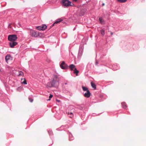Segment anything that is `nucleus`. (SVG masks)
Listing matches in <instances>:
<instances>
[{"label":"nucleus","mask_w":146,"mask_h":146,"mask_svg":"<svg viewBox=\"0 0 146 146\" xmlns=\"http://www.w3.org/2000/svg\"><path fill=\"white\" fill-rule=\"evenodd\" d=\"M59 78L56 75H54L53 79L50 82V86L51 87H57L59 84Z\"/></svg>","instance_id":"f257e3e1"},{"label":"nucleus","mask_w":146,"mask_h":146,"mask_svg":"<svg viewBox=\"0 0 146 146\" xmlns=\"http://www.w3.org/2000/svg\"><path fill=\"white\" fill-rule=\"evenodd\" d=\"M30 34L31 36L34 38L37 37L40 35L39 33L38 32H37L32 29L30 30Z\"/></svg>","instance_id":"f03ea898"},{"label":"nucleus","mask_w":146,"mask_h":146,"mask_svg":"<svg viewBox=\"0 0 146 146\" xmlns=\"http://www.w3.org/2000/svg\"><path fill=\"white\" fill-rule=\"evenodd\" d=\"M17 39V35H9L8 38V40L10 41H15Z\"/></svg>","instance_id":"7ed1b4c3"},{"label":"nucleus","mask_w":146,"mask_h":146,"mask_svg":"<svg viewBox=\"0 0 146 146\" xmlns=\"http://www.w3.org/2000/svg\"><path fill=\"white\" fill-rule=\"evenodd\" d=\"M62 2L63 5L66 7L72 6L71 2L68 0H62Z\"/></svg>","instance_id":"20e7f679"},{"label":"nucleus","mask_w":146,"mask_h":146,"mask_svg":"<svg viewBox=\"0 0 146 146\" xmlns=\"http://www.w3.org/2000/svg\"><path fill=\"white\" fill-rule=\"evenodd\" d=\"M60 67L62 69H66L68 68L67 65L64 61H62L60 65Z\"/></svg>","instance_id":"39448f33"},{"label":"nucleus","mask_w":146,"mask_h":146,"mask_svg":"<svg viewBox=\"0 0 146 146\" xmlns=\"http://www.w3.org/2000/svg\"><path fill=\"white\" fill-rule=\"evenodd\" d=\"M9 43L10 47L12 48H14L17 44V43L15 41H11Z\"/></svg>","instance_id":"423d86ee"},{"label":"nucleus","mask_w":146,"mask_h":146,"mask_svg":"<svg viewBox=\"0 0 146 146\" xmlns=\"http://www.w3.org/2000/svg\"><path fill=\"white\" fill-rule=\"evenodd\" d=\"M63 21L62 19H59L56 20V21L50 26V28H51L54 26L55 24H57Z\"/></svg>","instance_id":"0eeeda50"},{"label":"nucleus","mask_w":146,"mask_h":146,"mask_svg":"<svg viewBox=\"0 0 146 146\" xmlns=\"http://www.w3.org/2000/svg\"><path fill=\"white\" fill-rule=\"evenodd\" d=\"M12 57H11V56L9 55H7L5 57V60L6 62L8 63L9 60H11L12 59Z\"/></svg>","instance_id":"6e6552de"},{"label":"nucleus","mask_w":146,"mask_h":146,"mask_svg":"<svg viewBox=\"0 0 146 146\" xmlns=\"http://www.w3.org/2000/svg\"><path fill=\"white\" fill-rule=\"evenodd\" d=\"M91 94L89 90L87 91V92L84 94V96L86 98H88L90 97V96Z\"/></svg>","instance_id":"1a4fd4ad"},{"label":"nucleus","mask_w":146,"mask_h":146,"mask_svg":"<svg viewBox=\"0 0 146 146\" xmlns=\"http://www.w3.org/2000/svg\"><path fill=\"white\" fill-rule=\"evenodd\" d=\"M69 68L71 70H73V69H75V68H75V66L73 64H70L69 66Z\"/></svg>","instance_id":"9d476101"},{"label":"nucleus","mask_w":146,"mask_h":146,"mask_svg":"<svg viewBox=\"0 0 146 146\" xmlns=\"http://www.w3.org/2000/svg\"><path fill=\"white\" fill-rule=\"evenodd\" d=\"M91 84L92 87L94 89H96V86L95 84L92 82H91Z\"/></svg>","instance_id":"9b49d317"},{"label":"nucleus","mask_w":146,"mask_h":146,"mask_svg":"<svg viewBox=\"0 0 146 146\" xmlns=\"http://www.w3.org/2000/svg\"><path fill=\"white\" fill-rule=\"evenodd\" d=\"M68 113V114L69 115V117L70 118H72L73 117L74 115L72 113V112H68V113Z\"/></svg>","instance_id":"f8f14e48"},{"label":"nucleus","mask_w":146,"mask_h":146,"mask_svg":"<svg viewBox=\"0 0 146 146\" xmlns=\"http://www.w3.org/2000/svg\"><path fill=\"white\" fill-rule=\"evenodd\" d=\"M47 26L45 25H43L42 26V31L45 30L47 28Z\"/></svg>","instance_id":"ddd939ff"},{"label":"nucleus","mask_w":146,"mask_h":146,"mask_svg":"<svg viewBox=\"0 0 146 146\" xmlns=\"http://www.w3.org/2000/svg\"><path fill=\"white\" fill-rule=\"evenodd\" d=\"M74 71V73L76 74V76H78V74L79 73V71L77 70L76 68H75V69L73 70Z\"/></svg>","instance_id":"4468645a"},{"label":"nucleus","mask_w":146,"mask_h":146,"mask_svg":"<svg viewBox=\"0 0 146 146\" xmlns=\"http://www.w3.org/2000/svg\"><path fill=\"white\" fill-rule=\"evenodd\" d=\"M82 88L83 90L84 91H88L89 90H88V88L87 87H85L82 86Z\"/></svg>","instance_id":"2eb2a0df"},{"label":"nucleus","mask_w":146,"mask_h":146,"mask_svg":"<svg viewBox=\"0 0 146 146\" xmlns=\"http://www.w3.org/2000/svg\"><path fill=\"white\" fill-rule=\"evenodd\" d=\"M99 20L100 21V22L101 24H104V22L103 20V19L102 18L100 17L99 18Z\"/></svg>","instance_id":"dca6fc26"},{"label":"nucleus","mask_w":146,"mask_h":146,"mask_svg":"<svg viewBox=\"0 0 146 146\" xmlns=\"http://www.w3.org/2000/svg\"><path fill=\"white\" fill-rule=\"evenodd\" d=\"M122 106L123 107V108H126L127 106H126V104L125 103H123V102L122 103Z\"/></svg>","instance_id":"f3484780"},{"label":"nucleus","mask_w":146,"mask_h":146,"mask_svg":"<svg viewBox=\"0 0 146 146\" xmlns=\"http://www.w3.org/2000/svg\"><path fill=\"white\" fill-rule=\"evenodd\" d=\"M117 1L120 3H124L126 2L127 0H117Z\"/></svg>","instance_id":"a211bd4d"},{"label":"nucleus","mask_w":146,"mask_h":146,"mask_svg":"<svg viewBox=\"0 0 146 146\" xmlns=\"http://www.w3.org/2000/svg\"><path fill=\"white\" fill-rule=\"evenodd\" d=\"M23 72L21 71H19V74L18 75L19 76H23Z\"/></svg>","instance_id":"6ab92c4d"},{"label":"nucleus","mask_w":146,"mask_h":146,"mask_svg":"<svg viewBox=\"0 0 146 146\" xmlns=\"http://www.w3.org/2000/svg\"><path fill=\"white\" fill-rule=\"evenodd\" d=\"M101 34L103 35H104L105 34V31L104 30L102 29L101 31Z\"/></svg>","instance_id":"aec40b11"},{"label":"nucleus","mask_w":146,"mask_h":146,"mask_svg":"<svg viewBox=\"0 0 146 146\" xmlns=\"http://www.w3.org/2000/svg\"><path fill=\"white\" fill-rule=\"evenodd\" d=\"M36 28L38 30H42V26H39L38 27H36Z\"/></svg>","instance_id":"412c9836"},{"label":"nucleus","mask_w":146,"mask_h":146,"mask_svg":"<svg viewBox=\"0 0 146 146\" xmlns=\"http://www.w3.org/2000/svg\"><path fill=\"white\" fill-rule=\"evenodd\" d=\"M22 84H27V82L26 80L24 79V81L22 82Z\"/></svg>","instance_id":"4be33fe9"},{"label":"nucleus","mask_w":146,"mask_h":146,"mask_svg":"<svg viewBox=\"0 0 146 146\" xmlns=\"http://www.w3.org/2000/svg\"><path fill=\"white\" fill-rule=\"evenodd\" d=\"M53 97V95L51 94H50V95L49 96V99L48 100V101L50 100V99L52 98Z\"/></svg>","instance_id":"5701e85b"},{"label":"nucleus","mask_w":146,"mask_h":146,"mask_svg":"<svg viewBox=\"0 0 146 146\" xmlns=\"http://www.w3.org/2000/svg\"><path fill=\"white\" fill-rule=\"evenodd\" d=\"M29 100L30 102H32L33 101V100L31 98H29Z\"/></svg>","instance_id":"b1692460"},{"label":"nucleus","mask_w":146,"mask_h":146,"mask_svg":"<svg viewBox=\"0 0 146 146\" xmlns=\"http://www.w3.org/2000/svg\"><path fill=\"white\" fill-rule=\"evenodd\" d=\"M73 2H76L77 1V0H72Z\"/></svg>","instance_id":"393cba45"},{"label":"nucleus","mask_w":146,"mask_h":146,"mask_svg":"<svg viewBox=\"0 0 146 146\" xmlns=\"http://www.w3.org/2000/svg\"><path fill=\"white\" fill-rule=\"evenodd\" d=\"M98 63V61H96V65H97V64Z\"/></svg>","instance_id":"a878e982"},{"label":"nucleus","mask_w":146,"mask_h":146,"mask_svg":"<svg viewBox=\"0 0 146 146\" xmlns=\"http://www.w3.org/2000/svg\"><path fill=\"white\" fill-rule=\"evenodd\" d=\"M110 34L111 35H113V33L111 32H110Z\"/></svg>","instance_id":"bb28decb"},{"label":"nucleus","mask_w":146,"mask_h":146,"mask_svg":"<svg viewBox=\"0 0 146 146\" xmlns=\"http://www.w3.org/2000/svg\"><path fill=\"white\" fill-rule=\"evenodd\" d=\"M105 5V4L104 3H103L102 4V6H104Z\"/></svg>","instance_id":"cd10ccee"},{"label":"nucleus","mask_w":146,"mask_h":146,"mask_svg":"<svg viewBox=\"0 0 146 146\" xmlns=\"http://www.w3.org/2000/svg\"><path fill=\"white\" fill-rule=\"evenodd\" d=\"M57 101L58 102H59V100H57Z\"/></svg>","instance_id":"c85d7f7f"}]
</instances>
